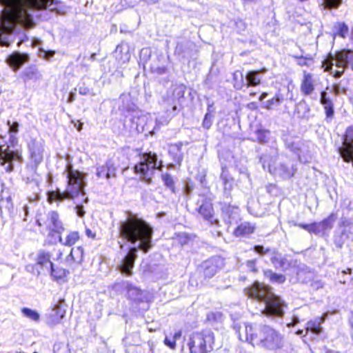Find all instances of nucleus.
<instances>
[{
    "mask_svg": "<svg viewBox=\"0 0 353 353\" xmlns=\"http://www.w3.org/2000/svg\"><path fill=\"white\" fill-rule=\"evenodd\" d=\"M222 214L224 221L229 224H232L238 219L239 209L235 205L224 204L222 207Z\"/></svg>",
    "mask_w": 353,
    "mask_h": 353,
    "instance_id": "nucleus-25",
    "label": "nucleus"
},
{
    "mask_svg": "<svg viewBox=\"0 0 353 353\" xmlns=\"http://www.w3.org/2000/svg\"><path fill=\"white\" fill-rule=\"evenodd\" d=\"M340 85L338 84H335L332 87V92L334 93L335 95H337L340 92Z\"/></svg>",
    "mask_w": 353,
    "mask_h": 353,
    "instance_id": "nucleus-57",
    "label": "nucleus"
},
{
    "mask_svg": "<svg viewBox=\"0 0 353 353\" xmlns=\"http://www.w3.org/2000/svg\"><path fill=\"white\" fill-rule=\"evenodd\" d=\"M295 111L299 117L305 118L308 117L310 108L305 100H301L296 104Z\"/></svg>",
    "mask_w": 353,
    "mask_h": 353,
    "instance_id": "nucleus-38",
    "label": "nucleus"
},
{
    "mask_svg": "<svg viewBox=\"0 0 353 353\" xmlns=\"http://www.w3.org/2000/svg\"><path fill=\"white\" fill-rule=\"evenodd\" d=\"M223 259L219 256H214L204 261L201 265V268H203L205 276L212 278L223 267Z\"/></svg>",
    "mask_w": 353,
    "mask_h": 353,
    "instance_id": "nucleus-18",
    "label": "nucleus"
},
{
    "mask_svg": "<svg viewBox=\"0 0 353 353\" xmlns=\"http://www.w3.org/2000/svg\"><path fill=\"white\" fill-rule=\"evenodd\" d=\"M300 89L302 94L305 96L311 95L314 89L315 83L313 75L311 73L304 72L303 79L301 82Z\"/></svg>",
    "mask_w": 353,
    "mask_h": 353,
    "instance_id": "nucleus-23",
    "label": "nucleus"
},
{
    "mask_svg": "<svg viewBox=\"0 0 353 353\" xmlns=\"http://www.w3.org/2000/svg\"><path fill=\"white\" fill-rule=\"evenodd\" d=\"M325 5L329 8H336L342 3V0H324Z\"/></svg>",
    "mask_w": 353,
    "mask_h": 353,
    "instance_id": "nucleus-49",
    "label": "nucleus"
},
{
    "mask_svg": "<svg viewBox=\"0 0 353 353\" xmlns=\"http://www.w3.org/2000/svg\"><path fill=\"white\" fill-rule=\"evenodd\" d=\"M274 144L275 146H273L272 148L271 156L263 154L261 157L260 161L262 163L263 169H267L271 174H279L283 179H290L294 175L296 170V169L294 168L293 165H288L285 164H281L277 168H273V164L276 161L279 155L278 149L276 146V144L275 142Z\"/></svg>",
    "mask_w": 353,
    "mask_h": 353,
    "instance_id": "nucleus-8",
    "label": "nucleus"
},
{
    "mask_svg": "<svg viewBox=\"0 0 353 353\" xmlns=\"http://www.w3.org/2000/svg\"><path fill=\"white\" fill-rule=\"evenodd\" d=\"M51 270V274L54 276L57 279H62L67 276V274L69 273L68 271L66 270L61 268H54V265H52L51 268H50Z\"/></svg>",
    "mask_w": 353,
    "mask_h": 353,
    "instance_id": "nucleus-47",
    "label": "nucleus"
},
{
    "mask_svg": "<svg viewBox=\"0 0 353 353\" xmlns=\"http://www.w3.org/2000/svg\"><path fill=\"white\" fill-rule=\"evenodd\" d=\"M299 323V319L298 316H294L292 318V321L290 323L288 324V327H292L296 325L297 323Z\"/></svg>",
    "mask_w": 353,
    "mask_h": 353,
    "instance_id": "nucleus-56",
    "label": "nucleus"
},
{
    "mask_svg": "<svg viewBox=\"0 0 353 353\" xmlns=\"http://www.w3.org/2000/svg\"><path fill=\"white\" fill-rule=\"evenodd\" d=\"M284 99V95L281 92H278L271 99L264 102L263 107L268 110H272L279 106L283 102Z\"/></svg>",
    "mask_w": 353,
    "mask_h": 353,
    "instance_id": "nucleus-33",
    "label": "nucleus"
},
{
    "mask_svg": "<svg viewBox=\"0 0 353 353\" xmlns=\"http://www.w3.org/2000/svg\"><path fill=\"white\" fill-rule=\"evenodd\" d=\"M254 251L261 256L265 255L270 252V249L265 248L263 245H255L253 248Z\"/></svg>",
    "mask_w": 353,
    "mask_h": 353,
    "instance_id": "nucleus-50",
    "label": "nucleus"
},
{
    "mask_svg": "<svg viewBox=\"0 0 353 353\" xmlns=\"http://www.w3.org/2000/svg\"><path fill=\"white\" fill-rule=\"evenodd\" d=\"M37 223L39 226L45 225L50 232L59 234L64 230L59 215L55 211L48 212L45 219H39Z\"/></svg>",
    "mask_w": 353,
    "mask_h": 353,
    "instance_id": "nucleus-13",
    "label": "nucleus"
},
{
    "mask_svg": "<svg viewBox=\"0 0 353 353\" xmlns=\"http://www.w3.org/2000/svg\"><path fill=\"white\" fill-rule=\"evenodd\" d=\"M28 150L30 160L35 168L43 161L44 152V144L41 141L32 139L28 143Z\"/></svg>",
    "mask_w": 353,
    "mask_h": 353,
    "instance_id": "nucleus-17",
    "label": "nucleus"
},
{
    "mask_svg": "<svg viewBox=\"0 0 353 353\" xmlns=\"http://www.w3.org/2000/svg\"><path fill=\"white\" fill-rule=\"evenodd\" d=\"M266 68L249 71L245 77L246 86L248 88L250 86H257L260 85L263 76L266 73Z\"/></svg>",
    "mask_w": 353,
    "mask_h": 353,
    "instance_id": "nucleus-24",
    "label": "nucleus"
},
{
    "mask_svg": "<svg viewBox=\"0 0 353 353\" xmlns=\"http://www.w3.org/2000/svg\"><path fill=\"white\" fill-rule=\"evenodd\" d=\"M349 323L352 330V334L353 335V313L349 318Z\"/></svg>",
    "mask_w": 353,
    "mask_h": 353,
    "instance_id": "nucleus-61",
    "label": "nucleus"
},
{
    "mask_svg": "<svg viewBox=\"0 0 353 353\" xmlns=\"http://www.w3.org/2000/svg\"><path fill=\"white\" fill-rule=\"evenodd\" d=\"M28 55L15 52L7 58V62L14 70H19L22 65L28 61Z\"/></svg>",
    "mask_w": 353,
    "mask_h": 353,
    "instance_id": "nucleus-26",
    "label": "nucleus"
},
{
    "mask_svg": "<svg viewBox=\"0 0 353 353\" xmlns=\"http://www.w3.org/2000/svg\"><path fill=\"white\" fill-rule=\"evenodd\" d=\"M338 34L345 38L348 33V27L344 23H338L336 26Z\"/></svg>",
    "mask_w": 353,
    "mask_h": 353,
    "instance_id": "nucleus-48",
    "label": "nucleus"
},
{
    "mask_svg": "<svg viewBox=\"0 0 353 353\" xmlns=\"http://www.w3.org/2000/svg\"><path fill=\"white\" fill-rule=\"evenodd\" d=\"M7 124L9 127L10 132L17 133L18 132V128H19V125L17 122L11 123L10 121H8Z\"/></svg>",
    "mask_w": 353,
    "mask_h": 353,
    "instance_id": "nucleus-51",
    "label": "nucleus"
},
{
    "mask_svg": "<svg viewBox=\"0 0 353 353\" xmlns=\"http://www.w3.org/2000/svg\"><path fill=\"white\" fill-rule=\"evenodd\" d=\"M79 239V234L77 232H70L63 240V238L59 235V241L63 245L72 246L74 245Z\"/></svg>",
    "mask_w": 353,
    "mask_h": 353,
    "instance_id": "nucleus-36",
    "label": "nucleus"
},
{
    "mask_svg": "<svg viewBox=\"0 0 353 353\" xmlns=\"http://www.w3.org/2000/svg\"><path fill=\"white\" fill-rule=\"evenodd\" d=\"M310 233H313L316 235L321 234L319 227L318 226L317 222L312 223V228Z\"/></svg>",
    "mask_w": 353,
    "mask_h": 353,
    "instance_id": "nucleus-55",
    "label": "nucleus"
},
{
    "mask_svg": "<svg viewBox=\"0 0 353 353\" xmlns=\"http://www.w3.org/2000/svg\"><path fill=\"white\" fill-rule=\"evenodd\" d=\"M256 139L261 143H268L270 132L265 130H259L256 132Z\"/></svg>",
    "mask_w": 353,
    "mask_h": 353,
    "instance_id": "nucleus-44",
    "label": "nucleus"
},
{
    "mask_svg": "<svg viewBox=\"0 0 353 353\" xmlns=\"http://www.w3.org/2000/svg\"><path fill=\"white\" fill-rule=\"evenodd\" d=\"M79 93L81 95H87L90 93V89L84 85V84L81 85H79L78 88Z\"/></svg>",
    "mask_w": 353,
    "mask_h": 353,
    "instance_id": "nucleus-53",
    "label": "nucleus"
},
{
    "mask_svg": "<svg viewBox=\"0 0 353 353\" xmlns=\"http://www.w3.org/2000/svg\"><path fill=\"white\" fill-rule=\"evenodd\" d=\"M190 46V43L189 41H182L178 42L175 48V54L182 56L183 57H185V55L188 52Z\"/></svg>",
    "mask_w": 353,
    "mask_h": 353,
    "instance_id": "nucleus-39",
    "label": "nucleus"
},
{
    "mask_svg": "<svg viewBox=\"0 0 353 353\" xmlns=\"http://www.w3.org/2000/svg\"><path fill=\"white\" fill-rule=\"evenodd\" d=\"M21 312L23 314L24 316L30 319V320L39 322L40 319V315L39 314L32 309L28 308V307H23L21 310Z\"/></svg>",
    "mask_w": 353,
    "mask_h": 353,
    "instance_id": "nucleus-42",
    "label": "nucleus"
},
{
    "mask_svg": "<svg viewBox=\"0 0 353 353\" xmlns=\"http://www.w3.org/2000/svg\"><path fill=\"white\" fill-rule=\"evenodd\" d=\"M332 61H335V65L341 70L335 72L334 77L339 78L343 74L345 68H350L353 70V51H340L337 52Z\"/></svg>",
    "mask_w": 353,
    "mask_h": 353,
    "instance_id": "nucleus-12",
    "label": "nucleus"
},
{
    "mask_svg": "<svg viewBox=\"0 0 353 353\" xmlns=\"http://www.w3.org/2000/svg\"><path fill=\"white\" fill-rule=\"evenodd\" d=\"M181 336L182 332L181 330H179L174 334L172 338L165 336L164 339V344L170 349L174 350L176 348V341L180 339Z\"/></svg>",
    "mask_w": 353,
    "mask_h": 353,
    "instance_id": "nucleus-41",
    "label": "nucleus"
},
{
    "mask_svg": "<svg viewBox=\"0 0 353 353\" xmlns=\"http://www.w3.org/2000/svg\"><path fill=\"white\" fill-rule=\"evenodd\" d=\"M120 100L122 101L121 108L130 114L126 117L130 116V120L137 125V127L139 125L143 126L145 121V116L143 112L139 110L136 105L130 101V95L123 94L120 97Z\"/></svg>",
    "mask_w": 353,
    "mask_h": 353,
    "instance_id": "nucleus-9",
    "label": "nucleus"
},
{
    "mask_svg": "<svg viewBox=\"0 0 353 353\" xmlns=\"http://www.w3.org/2000/svg\"><path fill=\"white\" fill-rule=\"evenodd\" d=\"M293 225H295V226H299L301 228H303V229L305 230L306 231H307L310 233L311 232L312 223L311 224H303V223H299L298 224L296 223H294Z\"/></svg>",
    "mask_w": 353,
    "mask_h": 353,
    "instance_id": "nucleus-54",
    "label": "nucleus"
},
{
    "mask_svg": "<svg viewBox=\"0 0 353 353\" xmlns=\"http://www.w3.org/2000/svg\"><path fill=\"white\" fill-rule=\"evenodd\" d=\"M23 75L25 77V81L31 79L37 80L41 77V74L39 73L38 70L34 68H29L26 69L23 72Z\"/></svg>",
    "mask_w": 353,
    "mask_h": 353,
    "instance_id": "nucleus-43",
    "label": "nucleus"
},
{
    "mask_svg": "<svg viewBox=\"0 0 353 353\" xmlns=\"http://www.w3.org/2000/svg\"><path fill=\"white\" fill-rule=\"evenodd\" d=\"M37 263L41 267H49L53 265L50 261V254L44 250H40L37 256Z\"/></svg>",
    "mask_w": 353,
    "mask_h": 353,
    "instance_id": "nucleus-35",
    "label": "nucleus"
},
{
    "mask_svg": "<svg viewBox=\"0 0 353 353\" xmlns=\"http://www.w3.org/2000/svg\"><path fill=\"white\" fill-rule=\"evenodd\" d=\"M270 261L276 268L283 270H287L290 265V262L276 250L272 252Z\"/></svg>",
    "mask_w": 353,
    "mask_h": 353,
    "instance_id": "nucleus-30",
    "label": "nucleus"
},
{
    "mask_svg": "<svg viewBox=\"0 0 353 353\" xmlns=\"http://www.w3.org/2000/svg\"><path fill=\"white\" fill-rule=\"evenodd\" d=\"M207 110L208 112L205 114L202 122V126L205 130H209L212 125L213 119L214 117L213 105L209 104Z\"/></svg>",
    "mask_w": 353,
    "mask_h": 353,
    "instance_id": "nucleus-37",
    "label": "nucleus"
},
{
    "mask_svg": "<svg viewBox=\"0 0 353 353\" xmlns=\"http://www.w3.org/2000/svg\"><path fill=\"white\" fill-rule=\"evenodd\" d=\"M283 140L285 143V147L290 151L295 154H299L301 142L299 138L294 137L289 134H285L283 137Z\"/></svg>",
    "mask_w": 353,
    "mask_h": 353,
    "instance_id": "nucleus-31",
    "label": "nucleus"
},
{
    "mask_svg": "<svg viewBox=\"0 0 353 353\" xmlns=\"http://www.w3.org/2000/svg\"><path fill=\"white\" fill-rule=\"evenodd\" d=\"M162 180L165 185L172 192H175L174 181L172 176L170 174H162Z\"/></svg>",
    "mask_w": 353,
    "mask_h": 353,
    "instance_id": "nucleus-46",
    "label": "nucleus"
},
{
    "mask_svg": "<svg viewBox=\"0 0 353 353\" xmlns=\"http://www.w3.org/2000/svg\"><path fill=\"white\" fill-rule=\"evenodd\" d=\"M247 265L249 268H253L255 265V261H248L247 263Z\"/></svg>",
    "mask_w": 353,
    "mask_h": 353,
    "instance_id": "nucleus-62",
    "label": "nucleus"
},
{
    "mask_svg": "<svg viewBox=\"0 0 353 353\" xmlns=\"http://www.w3.org/2000/svg\"><path fill=\"white\" fill-rule=\"evenodd\" d=\"M130 47L127 43L121 42V44L117 45L114 51L115 57L121 63H126L130 59L129 53Z\"/></svg>",
    "mask_w": 353,
    "mask_h": 353,
    "instance_id": "nucleus-27",
    "label": "nucleus"
},
{
    "mask_svg": "<svg viewBox=\"0 0 353 353\" xmlns=\"http://www.w3.org/2000/svg\"><path fill=\"white\" fill-rule=\"evenodd\" d=\"M245 292L249 298L263 303L262 313L265 316L276 317L283 316L286 304L272 292L270 287L255 282L251 287L245 289Z\"/></svg>",
    "mask_w": 353,
    "mask_h": 353,
    "instance_id": "nucleus-5",
    "label": "nucleus"
},
{
    "mask_svg": "<svg viewBox=\"0 0 353 353\" xmlns=\"http://www.w3.org/2000/svg\"><path fill=\"white\" fill-rule=\"evenodd\" d=\"M67 305L63 299H59L53 307L46 314V322L52 327L61 323L66 313Z\"/></svg>",
    "mask_w": 353,
    "mask_h": 353,
    "instance_id": "nucleus-10",
    "label": "nucleus"
},
{
    "mask_svg": "<svg viewBox=\"0 0 353 353\" xmlns=\"http://www.w3.org/2000/svg\"><path fill=\"white\" fill-rule=\"evenodd\" d=\"M75 93L73 92H71L70 94H69V96H68V103H72L74 100H75Z\"/></svg>",
    "mask_w": 353,
    "mask_h": 353,
    "instance_id": "nucleus-58",
    "label": "nucleus"
},
{
    "mask_svg": "<svg viewBox=\"0 0 353 353\" xmlns=\"http://www.w3.org/2000/svg\"><path fill=\"white\" fill-rule=\"evenodd\" d=\"M3 6V26L0 28V46L8 47L15 40L14 34L17 24L31 28L40 12L48 10L63 14L66 6L59 0H1Z\"/></svg>",
    "mask_w": 353,
    "mask_h": 353,
    "instance_id": "nucleus-1",
    "label": "nucleus"
},
{
    "mask_svg": "<svg viewBox=\"0 0 353 353\" xmlns=\"http://www.w3.org/2000/svg\"><path fill=\"white\" fill-rule=\"evenodd\" d=\"M119 232L122 237L134 246L129 250L117 268L122 274L131 276L138 250L146 253L152 246L153 230L145 221L130 215L126 221L121 222Z\"/></svg>",
    "mask_w": 353,
    "mask_h": 353,
    "instance_id": "nucleus-2",
    "label": "nucleus"
},
{
    "mask_svg": "<svg viewBox=\"0 0 353 353\" xmlns=\"http://www.w3.org/2000/svg\"><path fill=\"white\" fill-rule=\"evenodd\" d=\"M298 63H299V65H307L306 59L303 58V57H300V58H299V62H298Z\"/></svg>",
    "mask_w": 353,
    "mask_h": 353,
    "instance_id": "nucleus-60",
    "label": "nucleus"
},
{
    "mask_svg": "<svg viewBox=\"0 0 353 353\" xmlns=\"http://www.w3.org/2000/svg\"><path fill=\"white\" fill-rule=\"evenodd\" d=\"M296 334L297 335H300V336H301V335H302V334H303V330H299L296 332Z\"/></svg>",
    "mask_w": 353,
    "mask_h": 353,
    "instance_id": "nucleus-64",
    "label": "nucleus"
},
{
    "mask_svg": "<svg viewBox=\"0 0 353 353\" xmlns=\"http://www.w3.org/2000/svg\"><path fill=\"white\" fill-rule=\"evenodd\" d=\"M267 96H268L267 92L262 93L259 97V101H262L263 99H265L267 97Z\"/></svg>",
    "mask_w": 353,
    "mask_h": 353,
    "instance_id": "nucleus-63",
    "label": "nucleus"
},
{
    "mask_svg": "<svg viewBox=\"0 0 353 353\" xmlns=\"http://www.w3.org/2000/svg\"><path fill=\"white\" fill-rule=\"evenodd\" d=\"M327 316V314L325 313L322 316L317 317L314 320L309 321L307 323L306 327V332L309 330L315 334H320L322 332V327H321V324L324 323L326 318Z\"/></svg>",
    "mask_w": 353,
    "mask_h": 353,
    "instance_id": "nucleus-29",
    "label": "nucleus"
},
{
    "mask_svg": "<svg viewBox=\"0 0 353 353\" xmlns=\"http://www.w3.org/2000/svg\"><path fill=\"white\" fill-rule=\"evenodd\" d=\"M114 288L121 293H125L128 299L134 301H142V291L128 281H121L114 285Z\"/></svg>",
    "mask_w": 353,
    "mask_h": 353,
    "instance_id": "nucleus-15",
    "label": "nucleus"
},
{
    "mask_svg": "<svg viewBox=\"0 0 353 353\" xmlns=\"http://www.w3.org/2000/svg\"><path fill=\"white\" fill-rule=\"evenodd\" d=\"M21 160V157L17 151L10 150L7 146L6 149L0 147V163L6 172H11L13 170V161Z\"/></svg>",
    "mask_w": 353,
    "mask_h": 353,
    "instance_id": "nucleus-16",
    "label": "nucleus"
},
{
    "mask_svg": "<svg viewBox=\"0 0 353 353\" xmlns=\"http://www.w3.org/2000/svg\"><path fill=\"white\" fill-rule=\"evenodd\" d=\"M339 151L343 161L352 163L353 166V125L346 129L342 146Z\"/></svg>",
    "mask_w": 353,
    "mask_h": 353,
    "instance_id": "nucleus-11",
    "label": "nucleus"
},
{
    "mask_svg": "<svg viewBox=\"0 0 353 353\" xmlns=\"http://www.w3.org/2000/svg\"><path fill=\"white\" fill-rule=\"evenodd\" d=\"M198 211L203 218L210 225L215 226L219 225V221L214 216L212 204L210 201L207 200L202 201V203L199 206Z\"/></svg>",
    "mask_w": 353,
    "mask_h": 353,
    "instance_id": "nucleus-20",
    "label": "nucleus"
},
{
    "mask_svg": "<svg viewBox=\"0 0 353 353\" xmlns=\"http://www.w3.org/2000/svg\"><path fill=\"white\" fill-rule=\"evenodd\" d=\"M182 143L179 142L172 144L169 147V154L172 157L174 161L180 164L183 160V154L181 151Z\"/></svg>",
    "mask_w": 353,
    "mask_h": 353,
    "instance_id": "nucleus-32",
    "label": "nucleus"
},
{
    "mask_svg": "<svg viewBox=\"0 0 353 353\" xmlns=\"http://www.w3.org/2000/svg\"><path fill=\"white\" fill-rule=\"evenodd\" d=\"M214 336L210 330L192 333L188 340V345L190 353H207L213 350Z\"/></svg>",
    "mask_w": 353,
    "mask_h": 353,
    "instance_id": "nucleus-6",
    "label": "nucleus"
},
{
    "mask_svg": "<svg viewBox=\"0 0 353 353\" xmlns=\"http://www.w3.org/2000/svg\"><path fill=\"white\" fill-rule=\"evenodd\" d=\"M319 102L323 107L326 122H331L334 115V103L325 90L321 92Z\"/></svg>",
    "mask_w": 353,
    "mask_h": 353,
    "instance_id": "nucleus-21",
    "label": "nucleus"
},
{
    "mask_svg": "<svg viewBox=\"0 0 353 353\" xmlns=\"http://www.w3.org/2000/svg\"><path fill=\"white\" fill-rule=\"evenodd\" d=\"M117 167L112 160H108L105 165L97 168L96 175L99 179L105 178L107 180L115 178L117 176Z\"/></svg>",
    "mask_w": 353,
    "mask_h": 353,
    "instance_id": "nucleus-22",
    "label": "nucleus"
},
{
    "mask_svg": "<svg viewBox=\"0 0 353 353\" xmlns=\"http://www.w3.org/2000/svg\"><path fill=\"white\" fill-rule=\"evenodd\" d=\"M185 88L183 85H176L173 88L171 93H168L165 99L167 106V112H175L181 99L184 97Z\"/></svg>",
    "mask_w": 353,
    "mask_h": 353,
    "instance_id": "nucleus-14",
    "label": "nucleus"
},
{
    "mask_svg": "<svg viewBox=\"0 0 353 353\" xmlns=\"http://www.w3.org/2000/svg\"><path fill=\"white\" fill-rule=\"evenodd\" d=\"M336 219V217L334 214L332 213L327 218L325 219L322 221L317 222L321 234H324L327 230H330L332 228Z\"/></svg>",
    "mask_w": 353,
    "mask_h": 353,
    "instance_id": "nucleus-34",
    "label": "nucleus"
},
{
    "mask_svg": "<svg viewBox=\"0 0 353 353\" xmlns=\"http://www.w3.org/2000/svg\"><path fill=\"white\" fill-rule=\"evenodd\" d=\"M161 161H157L155 154L146 153L140 159V161L134 166V172L139 174L142 180L147 183L152 182V176L156 170H161Z\"/></svg>",
    "mask_w": 353,
    "mask_h": 353,
    "instance_id": "nucleus-7",
    "label": "nucleus"
},
{
    "mask_svg": "<svg viewBox=\"0 0 353 353\" xmlns=\"http://www.w3.org/2000/svg\"><path fill=\"white\" fill-rule=\"evenodd\" d=\"M256 229L255 225L250 222H243L239 224L233 232L236 237L246 236L254 233Z\"/></svg>",
    "mask_w": 353,
    "mask_h": 353,
    "instance_id": "nucleus-28",
    "label": "nucleus"
},
{
    "mask_svg": "<svg viewBox=\"0 0 353 353\" xmlns=\"http://www.w3.org/2000/svg\"><path fill=\"white\" fill-rule=\"evenodd\" d=\"M85 234L89 238H94L95 236V234L92 232V231L89 229V228H86L85 230Z\"/></svg>",
    "mask_w": 353,
    "mask_h": 353,
    "instance_id": "nucleus-59",
    "label": "nucleus"
},
{
    "mask_svg": "<svg viewBox=\"0 0 353 353\" xmlns=\"http://www.w3.org/2000/svg\"><path fill=\"white\" fill-rule=\"evenodd\" d=\"M221 179L223 180L225 191L231 190L233 186V180L232 178L228 176L223 168L221 174Z\"/></svg>",
    "mask_w": 353,
    "mask_h": 353,
    "instance_id": "nucleus-45",
    "label": "nucleus"
},
{
    "mask_svg": "<svg viewBox=\"0 0 353 353\" xmlns=\"http://www.w3.org/2000/svg\"><path fill=\"white\" fill-rule=\"evenodd\" d=\"M67 172L68 184L65 192H61L59 190L48 192V201L49 203L53 201L61 202L65 199L76 200V213L79 217H83L85 210L81 204L82 202L87 203L88 198L85 196L84 188L86 185L85 181L86 175L78 170H74L71 165H68L65 169Z\"/></svg>",
    "mask_w": 353,
    "mask_h": 353,
    "instance_id": "nucleus-3",
    "label": "nucleus"
},
{
    "mask_svg": "<svg viewBox=\"0 0 353 353\" xmlns=\"http://www.w3.org/2000/svg\"><path fill=\"white\" fill-rule=\"evenodd\" d=\"M63 253L60 252L58 259L68 265H72L74 264L79 265L83 260V249L79 246L72 248L70 253L65 256L64 259L62 258Z\"/></svg>",
    "mask_w": 353,
    "mask_h": 353,
    "instance_id": "nucleus-19",
    "label": "nucleus"
},
{
    "mask_svg": "<svg viewBox=\"0 0 353 353\" xmlns=\"http://www.w3.org/2000/svg\"><path fill=\"white\" fill-rule=\"evenodd\" d=\"M239 325L241 326V328L239 329V332L241 334L242 336H245V328L246 327H253L252 325H245V323H239V322H235L234 321V323H233V328H234V325ZM234 330H236L235 329H234ZM236 332V331H235ZM238 335V332H236Z\"/></svg>",
    "mask_w": 353,
    "mask_h": 353,
    "instance_id": "nucleus-52",
    "label": "nucleus"
},
{
    "mask_svg": "<svg viewBox=\"0 0 353 353\" xmlns=\"http://www.w3.org/2000/svg\"><path fill=\"white\" fill-rule=\"evenodd\" d=\"M240 328V325H234V329L239 334V340L248 342L253 346L272 351L281 349L284 346V336L270 325H261L246 327L245 336H242L239 332Z\"/></svg>",
    "mask_w": 353,
    "mask_h": 353,
    "instance_id": "nucleus-4",
    "label": "nucleus"
},
{
    "mask_svg": "<svg viewBox=\"0 0 353 353\" xmlns=\"http://www.w3.org/2000/svg\"><path fill=\"white\" fill-rule=\"evenodd\" d=\"M265 276L270 279L272 283H283L285 281V276L281 274H276L272 270H267L265 272Z\"/></svg>",
    "mask_w": 353,
    "mask_h": 353,
    "instance_id": "nucleus-40",
    "label": "nucleus"
}]
</instances>
